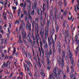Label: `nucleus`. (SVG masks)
I'll use <instances>...</instances> for the list:
<instances>
[{
    "instance_id": "obj_1",
    "label": "nucleus",
    "mask_w": 79,
    "mask_h": 79,
    "mask_svg": "<svg viewBox=\"0 0 79 79\" xmlns=\"http://www.w3.org/2000/svg\"><path fill=\"white\" fill-rule=\"evenodd\" d=\"M60 73H61V71H58L57 68H55L54 69L53 73L51 75L49 79H55V78H54L55 77H57L56 79H60V77H57V76H59L60 75Z\"/></svg>"
},
{
    "instance_id": "obj_2",
    "label": "nucleus",
    "mask_w": 79,
    "mask_h": 79,
    "mask_svg": "<svg viewBox=\"0 0 79 79\" xmlns=\"http://www.w3.org/2000/svg\"><path fill=\"white\" fill-rule=\"evenodd\" d=\"M25 8H23V11L25 15V21H26L27 23V24L26 29L27 30H28L30 32L31 31V25L29 22V19L28 18L29 17L27 16V11H26L25 10Z\"/></svg>"
},
{
    "instance_id": "obj_3",
    "label": "nucleus",
    "mask_w": 79,
    "mask_h": 79,
    "mask_svg": "<svg viewBox=\"0 0 79 79\" xmlns=\"http://www.w3.org/2000/svg\"><path fill=\"white\" fill-rule=\"evenodd\" d=\"M19 20L22 24L20 27L19 30V31H22L23 39H26V31H24V28H23V27L25 26V24L24 23H23V20H21V18H19Z\"/></svg>"
},
{
    "instance_id": "obj_4",
    "label": "nucleus",
    "mask_w": 79,
    "mask_h": 79,
    "mask_svg": "<svg viewBox=\"0 0 79 79\" xmlns=\"http://www.w3.org/2000/svg\"><path fill=\"white\" fill-rule=\"evenodd\" d=\"M40 33V35H41L42 38L43 39V43L44 44V47L45 48H46L47 50H48V45H47V43L46 41L44 40V39H45V38L43 37H44V31L41 30Z\"/></svg>"
},
{
    "instance_id": "obj_5",
    "label": "nucleus",
    "mask_w": 79,
    "mask_h": 79,
    "mask_svg": "<svg viewBox=\"0 0 79 79\" xmlns=\"http://www.w3.org/2000/svg\"><path fill=\"white\" fill-rule=\"evenodd\" d=\"M51 40L52 43H53V47H54V48H55V47H54V46H55V41L54 40H53V38L51 37L48 38V40L49 43V45H51L52 44V43L51 42Z\"/></svg>"
},
{
    "instance_id": "obj_6",
    "label": "nucleus",
    "mask_w": 79,
    "mask_h": 79,
    "mask_svg": "<svg viewBox=\"0 0 79 79\" xmlns=\"http://www.w3.org/2000/svg\"><path fill=\"white\" fill-rule=\"evenodd\" d=\"M72 53H70L69 54V58L70 59V61H71V63L72 64V66H73V63L74 62V60H73V58L72 57Z\"/></svg>"
},
{
    "instance_id": "obj_7",
    "label": "nucleus",
    "mask_w": 79,
    "mask_h": 79,
    "mask_svg": "<svg viewBox=\"0 0 79 79\" xmlns=\"http://www.w3.org/2000/svg\"><path fill=\"white\" fill-rule=\"evenodd\" d=\"M62 56L63 58L62 59V63L61 64L62 65V66H64V56L65 55V54H64V53L63 52L62 54Z\"/></svg>"
},
{
    "instance_id": "obj_8",
    "label": "nucleus",
    "mask_w": 79,
    "mask_h": 79,
    "mask_svg": "<svg viewBox=\"0 0 79 79\" xmlns=\"http://www.w3.org/2000/svg\"><path fill=\"white\" fill-rule=\"evenodd\" d=\"M47 61H48V66H47V69H48L49 70L50 69V68H51V66H50V63H51V61L50 60H49L48 59Z\"/></svg>"
},
{
    "instance_id": "obj_9",
    "label": "nucleus",
    "mask_w": 79,
    "mask_h": 79,
    "mask_svg": "<svg viewBox=\"0 0 79 79\" xmlns=\"http://www.w3.org/2000/svg\"><path fill=\"white\" fill-rule=\"evenodd\" d=\"M69 25H67V28H68V30H67V31H65V35H67V36H68V35H69Z\"/></svg>"
},
{
    "instance_id": "obj_10",
    "label": "nucleus",
    "mask_w": 79,
    "mask_h": 79,
    "mask_svg": "<svg viewBox=\"0 0 79 79\" xmlns=\"http://www.w3.org/2000/svg\"><path fill=\"white\" fill-rule=\"evenodd\" d=\"M37 5V2H35L34 4H33L32 5L33 9L34 10L36 8V6Z\"/></svg>"
},
{
    "instance_id": "obj_11",
    "label": "nucleus",
    "mask_w": 79,
    "mask_h": 79,
    "mask_svg": "<svg viewBox=\"0 0 79 79\" xmlns=\"http://www.w3.org/2000/svg\"><path fill=\"white\" fill-rule=\"evenodd\" d=\"M70 76L71 78H72V79H76V76L75 75L73 76V73L72 72L70 73Z\"/></svg>"
},
{
    "instance_id": "obj_12",
    "label": "nucleus",
    "mask_w": 79,
    "mask_h": 79,
    "mask_svg": "<svg viewBox=\"0 0 79 79\" xmlns=\"http://www.w3.org/2000/svg\"><path fill=\"white\" fill-rule=\"evenodd\" d=\"M0 3L2 5H7V2H3V0H0Z\"/></svg>"
},
{
    "instance_id": "obj_13",
    "label": "nucleus",
    "mask_w": 79,
    "mask_h": 79,
    "mask_svg": "<svg viewBox=\"0 0 79 79\" xmlns=\"http://www.w3.org/2000/svg\"><path fill=\"white\" fill-rule=\"evenodd\" d=\"M27 40H28V42H30V43L32 44V40H31V39H30V38L29 37V35L27 36Z\"/></svg>"
},
{
    "instance_id": "obj_14",
    "label": "nucleus",
    "mask_w": 79,
    "mask_h": 79,
    "mask_svg": "<svg viewBox=\"0 0 79 79\" xmlns=\"http://www.w3.org/2000/svg\"><path fill=\"white\" fill-rule=\"evenodd\" d=\"M45 31H46V32L45 33V37L46 39H47L48 36V30H47V31H46V30H45Z\"/></svg>"
},
{
    "instance_id": "obj_15",
    "label": "nucleus",
    "mask_w": 79,
    "mask_h": 79,
    "mask_svg": "<svg viewBox=\"0 0 79 79\" xmlns=\"http://www.w3.org/2000/svg\"><path fill=\"white\" fill-rule=\"evenodd\" d=\"M75 40L76 42V44H78V41H77V40H78V37H77V35H76L75 38Z\"/></svg>"
},
{
    "instance_id": "obj_16",
    "label": "nucleus",
    "mask_w": 79,
    "mask_h": 79,
    "mask_svg": "<svg viewBox=\"0 0 79 79\" xmlns=\"http://www.w3.org/2000/svg\"><path fill=\"white\" fill-rule=\"evenodd\" d=\"M28 14L29 15V18L31 21H32V17L30 15V10H29V8H28Z\"/></svg>"
},
{
    "instance_id": "obj_17",
    "label": "nucleus",
    "mask_w": 79,
    "mask_h": 79,
    "mask_svg": "<svg viewBox=\"0 0 79 79\" xmlns=\"http://www.w3.org/2000/svg\"><path fill=\"white\" fill-rule=\"evenodd\" d=\"M67 24V22L66 21L64 20V24H63V27L64 28H65V26H66V24Z\"/></svg>"
},
{
    "instance_id": "obj_18",
    "label": "nucleus",
    "mask_w": 79,
    "mask_h": 79,
    "mask_svg": "<svg viewBox=\"0 0 79 79\" xmlns=\"http://www.w3.org/2000/svg\"><path fill=\"white\" fill-rule=\"evenodd\" d=\"M34 77H35V78H37V77H40V76H39V74L35 73V74Z\"/></svg>"
},
{
    "instance_id": "obj_19",
    "label": "nucleus",
    "mask_w": 79,
    "mask_h": 79,
    "mask_svg": "<svg viewBox=\"0 0 79 79\" xmlns=\"http://www.w3.org/2000/svg\"><path fill=\"white\" fill-rule=\"evenodd\" d=\"M36 42H38V40H39V39H38V36H39V34H38V32H37V35H36Z\"/></svg>"
},
{
    "instance_id": "obj_20",
    "label": "nucleus",
    "mask_w": 79,
    "mask_h": 79,
    "mask_svg": "<svg viewBox=\"0 0 79 79\" xmlns=\"http://www.w3.org/2000/svg\"><path fill=\"white\" fill-rule=\"evenodd\" d=\"M54 33H55V30H54V28H53L52 29V31L50 32V34H52V35H53Z\"/></svg>"
},
{
    "instance_id": "obj_21",
    "label": "nucleus",
    "mask_w": 79,
    "mask_h": 79,
    "mask_svg": "<svg viewBox=\"0 0 79 79\" xmlns=\"http://www.w3.org/2000/svg\"><path fill=\"white\" fill-rule=\"evenodd\" d=\"M55 27L56 31V32H58V30H59V27H58V26L57 25H55Z\"/></svg>"
},
{
    "instance_id": "obj_22",
    "label": "nucleus",
    "mask_w": 79,
    "mask_h": 79,
    "mask_svg": "<svg viewBox=\"0 0 79 79\" xmlns=\"http://www.w3.org/2000/svg\"><path fill=\"white\" fill-rule=\"evenodd\" d=\"M43 18V17H41L40 18V23L41 26H42V19Z\"/></svg>"
},
{
    "instance_id": "obj_23",
    "label": "nucleus",
    "mask_w": 79,
    "mask_h": 79,
    "mask_svg": "<svg viewBox=\"0 0 79 79\" xmlns=\"http://www.w3.org/2000/svg\"><path fill=\"white\" fill-rule=\"evenodd\" d=\"M9 29H10L9 28H8V32H9V33H7L6 34V35H7V36L8 37L10 34V30Z\"/></svg>"
},
{
    "instance_id": "obj_24",
    "label": "nucleus",
    "mask_w": 79,
    "mask_h": 79,
    "mask_svg": "<svg viewBox=\"0 0 79 79\" xmlns=\"http://www.w3.org/2000/svg\"><path fill=\"white\" fill-rule=\"evenodd\" d=\"M10 62L9 64H6L5 65V66L6 67H7V68H8V69H9V68H10Z\"/></svg>"
},
{
    "instance_id": "obj_25",
    "label": "nucleus",
    "mask_w": 79,
    "mask_h": 79,
    "mask_svg": "<svg viewBox=\"0 0 79 79\" xmlns=\"http://www.w3.org/2000/svg\"><path fill=\"white\" fill-rule=\"evenodd\" d=\"M5 62H4L3 63V64L2 65L1 68L2 69H3V68H5Z\"/></svg>"
},
{
    "instance_id": "obj_26",
    "label": "nucleus",
    "mask_w": 79,
    "mask_h": 79,
    "mask_svg": "<svg viewBox=\"0 0 79 79\" xmlns=\"http://www.w3.org/2000/svg\"><path fill=\"white\" fill-rule=\"evenodd\" d=\"M21 36H19V42L20 44H21V43H22V41L21 40Z\"/></svg>"
},
{
    "instance_id": "obj_27",
    "label": "nucleus",
    "mask_w": 79,
    "mask_h": 79,
    "mask_svg": "<svg viewBox=\"0 0 79 79\" xmlns=\"http://www.w3.org/2000/svg\"><path fill=\"white\" fill-rule=\"evenodd\" d=\"M35 22L37 21V23L36 24V26L37 27H38V21L39 20V19H38L37 18L35 19Z\"/></svg>"
},
{
    "instance_id": "obj_28",
    "label": "nucleus",
    "mask_w": 79,
    "mask_h": 79,
    "mask_svg": "<svg viewBox=\"0 0 79 79\" xmlns=\"http://www.w3.org/2000/svg\"><path fill=\"white\" fill-rule=\"evenodd\" d=\"M23 42L25 45H27V44H28L27 42H26V41L25 40H26V39H23Z\"/></svg>"
},
{
    "instance_id": "obj_29",
    "label": "nucleus",
    "mask_w": 79,
    "mask_h": 79,
    "mask_svg": "<svg viewBox=\"0 0 79 79\" xmlns=\"http://www.w3.org/2000/svg\"><path fill=\"white\" fill-rule=\"evenodd\" d=\"M58 3L60 5V7H61V5H62V2L61 1H59Z\"/></svg>"
},
{
    "instance_id": "obj_30",
    "label": "nucleus",
    "mask_w": 79,
    "mask_h": 79,
    "mask_svg": "<svg viewBox=\"0 0 79 79\" xmlns=\"http://www.w3.org/2000/svg\"><path fill=\"white\" fill-rule=\"evenodd\" d=\"M61 46H60V42L58 43V47L59 49H60V47Z\"/></svg>"
},
{
    "instance_id": "obj_31",
    "label": "nucleus",
    "mask_w": 79,
    "mask_h": 79,
    "mask_svg": "<svg viewBox=\"0 0 79 79\" xmlns=\"http://www.w3.org/2000/svg\"><path fill=\"white\" fill-rule=\"evenodd\" d=\"M23 6V8H26V2H24V5Z\"/></svg>"
},
{
    "instance_id": "obj_32",
    "label": "nucleus",
    "mask_w": 79,
    "mask_h": 79,
    "mask_svg": "<svg viewBox=\"0 0 79 79\" xmlns=\"http://www.w3.org/2000/svg\"><path fill=\"white\" fill-rule=\"evenodd\" d=\"M48 54H47V52H46L45 53V56L47 57V58H48L49 57V56L48 57Z\"/></svg>"
},
{
    "instance_id": "obj_33",
    "label": "nucleus",
    "mask_w": 79,
    "mask_h": 79,
    "mask_svg": "<svg viewBox=\"0 0 79 79\" xmlns=\"http://www.w3.org/2000/svg\"><path fill=\"white\" fill-rule=\"evenodd\" d=\"M14 48V52H13V55H15V52H16V48Z\"/></svg>"
},
{
    "instance_id": "obj_34",
    "label": "nucleus",
    "mask_w": 79,
    "mask_h": 79,
    "mask_svg": "<svg viewBox=\"0 0 79 79\" xmlns=\"http://www.w3.org/2000/svg\"><path fill=\"white\" fill-rule=\"evenodd\" d=\"M57 60L59 63H60V61L61 60V59L60 58V57L59 56L58 57Z\"/></svg>"
},
{
    "instance_id": "obj_35",
    "label": "nucleus",
    "mask_w": 79,
    "mask_h": 79,
    "mask_svg": "<svg viewBox=\"0 0 79 79\" xmlns=\"http://www.w3.org/2000/svg\"><path fill=\"white\" fill-rule=\"evenodd\" d=\"M64 1V3L65 4V6H66V5H67V2H66V0H63Z\"/></svg>"
},
{
    "instance_id": "obj_36",
    "label": "nucleus",
    "mask_w": 79,
    "mask_h": 79,
    "mask_svg": "<svg viewBox=\"0 0 79 79\" xmlns=\"http://www.w3.org/2000/svg\"><path fill=\"white\" fill-rule=\"evenodd\" d=\"M38 67L40 68H41V65H40V63L39 62V64H38Z\"/></svg>"
},
{
    "instance_id": "obj_37",
    "label": "nucleus",
    "mask_w": 79,
    "mask_h": 79,
    "mask_svg": "<svg viewBox=\"0 0 79 79\" xmlns=\"http://www.w3.org/2000/svg\"><path fill=\"white\" fill-rule=\"evenodd\" d=\"M41 74L42 76L45 77V73H44L42 72L41 73Z\"/></svg>"
},
{
    "instance_id": "obj_38",
    "label": "nucleus",
    "mask_w": 79,
    "mask_h": 79,
    "mask_svg": "<svg viewBox=\"0 0 79 79\" xmlns=\"http://www.w3.org/2000/svg\"><path fill=\"white\" fill-rule=\"evenodd\" d=\"M20 6H21V7H23V6H24V4L23 3H21L20 4Z\"/></svg>"
},
{
    "instance_id": "obj_39",
    "label": "nucleus",
    "mask_w": 79,
    "mask_h": 79,
    "mask_svg": "<svg viewBox=\"0 0 79 79\" xmlns=\"http://www.w3.org/2000/svg\"><path fill=\"white\" fill-rule=\"evenodd\" d=\"M52 52L51 50H50V52L48 53V55H52Z\"/></svg>"
},
{
    "instance_id": "obj_40",
    "label": "nucleus",
    "mask_w": 79,
    "mask_h": 79,
    "mask_svg": "<svg viewBox=\"0 0 79 79\" xmlns=\"http://www.w3.org/2000/svg\"><path fill=\"white\" fill-rule=\"evenodd\" d=\"M19 16H20V9H19V12L18 13Z\"/></svg>"
},
{
    "instance_id": "obj_41",
    "label": "nucleus",
    "mask_w": 79,
    "mask_h": 79,
    "mask_svg": "<svg viewBox=\"0 0 79 79\" xmlns=\"http://www.w3.org/2000/svg\"><path fill=\"white\" fill-rule=\"evenodd\" d=\"M28 56L29 57V58H30V60H31V55H30V53H29L28 54Z\"/></svg>"
},
{
    "instance_id": "obj_42",
    "label": "nucleus",
    "mask_w": 79,
    "mask_h": 79,
    "mask_svg": "<svg viewBox=\"0 0 79 79\" xmlns=\"http://www.w3.org/2000/svg\"><path fill=\"white\" fill-rule=\"evenodd\" d=\"M23 66L24 67V68L25 69V71L26 70V65L24 63H23Z\"/></svg>"
},
{
    "instance_id": "obj_43",
    "label": "nucleus",
    "mask_w": 79,
    "mask_h": 79,
    "mask_svg": "<svg viewBox=\"0 0 79 79\" xmlns=\"http://www.w3.org/2000/svg\"><path fill=\"white\" fill-rule=\"evenodd\" d=\"M17 8L16 7L12 6V9H13V10H16Z\"/></svg>"
},
{
    "instance_id": "obj_44",
    "label": "nucleus",
    "mask_w": 79,
    "mask_h": 79,
    "mask_svg": "<svg viewBox=\"0 0 79 79\" xmlns=\"http://www.w3.org/2000/svg\"><path fill=\"white\" fill-rule=\"evenodd\" d=\"M69 67H68V66H67V73H68V72H69Z\"/></svg>"
},
{
    "instance_id": "obj_45",
    "label": "nucleus",
    "mask_w": 79,
    "mask_h": 79,
    "mask_svg": "<svg viewBox=\"0 0 79 79\" xmlns=\"http://www.w3.org/2000/svg\"><path fill=\"white\" fill-rule=\"evenodd\" d=\"M16 32H17V34H18V32H19V31H18V28H16Z\"/></svg>"
},
{
    "instance_id": "obj_46",
    "label": "nucleus",
    "mask_w": 79,
    "mask_h": 79,
    "mask_svg": "<svg viewBox=\"0 0 79 79\" xmlns=\"http://www.w3.org/2000/svg\"><path fill=\"white\" fill-rule=\"evenodd\" d=\"M16 24H17V25H19V22L16 21Z\"/></svg>"
},
{
    "instance_id": "obj_47",
    "label": "nucleus",
    "mask_w": 79,
    "mask_h": 79,
    "mask_svg": "<svg viewBox=\"0 0 79 79\" xmlns=\"http://www.w3.org/2000/svg\"><path fill=\"white\" fill-rule=\"evenodd\" d=\"M34 12H35L34 10H33L32 12H31V15H34Z\"/></svg>"
},
{
    "instance_id": "obj_48",
    "label": "nucleus",
    "mask_w": 79,
    "mask_h": 79,
    "mask_svg": "<svg viewBox=\"0 0 79 79\" xmlns=\"http://www.w3.org/2000/svg\"><path fill=\"white\" fill-rule=\"evenodd\" d=\"M37 13L39 15H40V10H38L37 11Z\"/></svg>"
},
{
    "instance_id": "obj_49",
    "label": "nucleus",
    "mask_w": 79,
    "mask_h": 79,
    "mask_svg": "<svg viewBox=\"0 0 79 79\" xmlns=\"http://www.w3.org/2000/svg\"><path fill=\"white\" fill-rule=\"evenodd\" d=\"M74 6L75 8H76V7H77L78 6V5L77 4H76V5H74Z\"/></svg>"
},
{
    "instance_id": "obj_50",
    "label": "nucleus",
    "mask_w": 79,
    "mask_h": 79,
    "mask_svg": "<svg viewBox=\"0 0 79 79\" xmlns=\"http://www.w3.org/2000/svg\"><path fill=\"white\" fill-rule=\"evenodd\" d=\"M46 3L47 5H48V3H49V1H48V0H46Z\"/></svg>"
},
{
    "instance_id": "obj_51",
    "label": "nucleus",
    "mask_w": 79,
    "mask_h": 79,
    "mask_svg": "<svg viewBox=\"0 0 79 79\" xmlns=\"http://www.w3.org/2000/svg\"><path fill=\"white\" fill-rule=\"evenodd\" d=\"M64 16H66V12H64Z\"/></svg>"
},
{
    "instance_id": "obj_52",
    "label": "nucleus",
    "mask_w": 79,
    "mask_h": 79,
    "mask_svg": "<svg viewBox=\"0 0 79 79\" xmlns=\"http://www.w3.org/2000/svg\"><path fill=\"white\" fill-rule=\"evenodd\" d=\"M26 0L27 3H31V2H30V1L29 0Z\"/></svg>"
},
{
    "instance_id": "obj_53",
    "label": "nucleus",
    "mask_w": 79,
    "mask_h": 79,
    "mask_svg": "<svg viewBox=\"0 0 79 79\" xmlns=\"http://www.w3.org/2000/svg\"><path fill=\"white\" fill-rule=\"evenodd\" d=\"M40 47L41 48V51L44 50V49H43V48H42V45H40Z\"/></svg>"
},
{
    "instance_id": "obj_54",
    "label": "nucleus",
    "mask_w": 79,
    "mask_h": 79,
    "mask_svg": "<svg viewBox=\"0 0 79 79\" xmlns=\"http://www.w3.org/2000/svg\"><path fill=\"white\" fill-rule=\"evenodd\" d=\"M54 18H55V15H53L52 17V18L53 19H54Z\"/></svg>"
},
{
    "instance_id": "obj_55",
    "label": "nucleus",
    "mask_w": 79,
    "mask_h": 79,
    "mask_svg": "<svg viewBox=\"0 0 79 79\" xmlns=\"http://www.w3.org/2000/svg\"><path fill=\"white\" fill-rule=\"evenodd\" d=\"M4 56H5V55H4V53H2V58L4 57Z\"/></svg>"
},
{
    "instance_id": "obj_56",
    "label": "nucleus",
    "mask_w": 79,
    "mask_h": 79,
    "mask_svg": "<svg viewBox=\"0 0 79 79\" xmlns=\"http://www.w3.org/2000/svg\"><path fill=\"white\" fill-rule=\"evenodd\" d=\"M15 56H16L17 57V56H18V52H17V53H16V54H15Z\"/></svg>"
},
{
    "instance_id": "obj_57",
    "label": "nucleus",
    "mask_w": 79,
    "mask_h": 79,
    "mask_svg": "<svg viewBox=\"0 0 79 79\" xmlns=\"http://www.w3.org/2000/svg\"><path fill=\"white\" fill-rule=\"evenodd\" d=\"M13 73H11L10 76L9 77H10V78L12 76H13Z\"/></svg>"
},
{
    "instance_id": "obj_58",
    "label": "nucleus",
    "mask_w": 79,
    "mask_h": 79,
    "mask_svg": "<svg viewBox=\"0 0 79 79\" xmlns=\"http://www.w3.org/2000/svg\"><path fill=\"white\" fill-rule=\"evenodd\" d=\"M28 75L30 76H31V77L32 76V74H31V73H30V72L28 73Z\"/></svg>"
},
{
    "instance_id": "obj_59",
    "label": "nucleus",
    "mask_w": 79,
    "mask_h": 79,
    "mask_svg": "<svg viewBox=\"0 0 79 79\" xmlns=\"http://www.w3.org/2000/svg\"><path fill=\"white\" fill-rule=\"evenodd\" d=\"M56 37H57V36H56V35H55V41H56Z\"/></svg>"
},
{
    "instance_id": "obj_60",
    "label": "nucleus",
    "mask_w": 79,
    "mask_h": 79,
    "mask_svg": "<svg viewBox=\"0 0 79 79\" xmlns=\"http://www.w3.org/2000/svg\"><path fill=\"white\" fill-rule=\"evenodd\" d=\"M67 48L68 49V50H69V46L68 45L67 46Z\"/></svg>"
},
{
    "instance_id": "obj_61",
    "label": "nucleus",
    "mask_w": 79,
    "mask_h": 79,
    "mask_svg": "<svg viewBox=\"0 0 79 79\" xmlns=\"http://www.w3.org/2000/svg\"><path fill=\"white\" fill-rule=\"evenodd\" d=\"M20 75H21L22 76H23V72H21L20 73Z\"/></svg>"
},
{
    "instance_id": "obj_62",
    "label": "nucleus",
    "mask_w": 79,
    "mask_h": 79,
    "mask_svg": "<svg viewBox=\"0 0 79 79\" xmlns=\"http://www.w3.org/2000/svg\"><path fill=\"white\" fill-rule=\"evenodd\" d=\"M45 19H44L43 20V23L44 24H45Z\"/></svg>"
},
{
    "instance_id": "obj_63",
    "label": "nucleus",
    "mask_w": 79,
    "mask_h": 79,
    "mask_svg": "<svg viewBox=\"0 0 79 79\" xmlns=\"http://www.w3.org/2000/svg\"><path fill=\"white\" fill-rule=\"evenodd\" d=\"M42 52V53H43V55H44V50L41 51Z\"/></svg>"
},
{
    "instance_id": "obj_64",
    "label": "nucleus",
    "mask_w": 79,
    "mask_h": 79,
    "mask_svg": "<svg viewBox=\"0 0 79 79\" xmlns=\"http://www.w3.org/2000/svg\"><path fill=\"white\" fill-rule=\"evenodd\" d=\"M15 3L16 5H18V1L17 0H16V2H15Z\"/></svg>"
}]
</instances>
